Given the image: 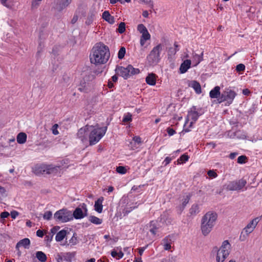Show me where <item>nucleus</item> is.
<instances>
[{
  "label": "nucleus",
  "mask_w": 262,
  "mask_h": 262,
  "mask_svg": "<svg viewBox=\"0 0 262 262\" xmlns=\"http://www.w3.org/2000/svg\"><path fill=\"white\" fill-rule=\"evenodd\" d=\"M89 221L95 225H100L102 223V219L93 215H91L89 216Z\"/></svg>",
  "instance_id": "obj_29"
},
{
  "label": "nucleus",
  "mask_w": 262,
  "mask_h": 262,
  "mask_svg": "<svg viewBox=\"0 0 262 262\" xmlns=\"http://www.w3.org/2000/svg\"><path fill=\"white\" fill-rule=\"evenodd\" d=\"M147 247V246H145L144 247L140 248L139 249V253L140 256H141L142 255L143 252L146 249Z\"/></svg>",
  "instance_id": "obj_54"
},
{
  "label": "nucleus",
  "mask_w": 262,
  "mask_h": 262,
  "mask_svg": "<svg viewBox=\"0 0 262 262\" xmlns=\"http://www.w3.org/2000/svg\"><path fill=\"white\" fill-rule=\"evenodd\" d=\"M142 36L140 38V44L142 46H144L145 41L150 38V35L148 30L141 33Z\"/></svg>",
  "instance_id": "obj_24"
},
{
  "label": "nucleus",
  "mask_w": 262,
  "mask_h": 262,
  "mask_svg": "<svg viewBox=\"0 0 262 262\" xmlns=\"http://www.w3.org/2000/svg\"><path fill=\"white\" fill-rule=\"evenodd\" d=\"M52 216V212L51 211H47L43 215V218L46 220H50Z\"/></svg>",
  "instance_id": "obj_40"
},
{
  "label": "nucleus",
  "mask_w": 262,
  "mask_h": 262,
  "mask_svg": "<svg viewBox=\"0 0 262 262\" xmlns=\"http://www.w3.org/2000/svg\"><path fill=\"white\" fill-rule=\"evenodd\" d=\"M132 115L130 113H128L124 115L122 121L124 122H127L131 121L132 120Z\"/></svg>",
  "instance_id": "obj_38"
},
{
  "label": "nucleus",
  "mask_w": 262,
  "mask_h": 262,
  "mask_svg": "<svg viewBox=\"0 0 262 262\" xmlns=\"http://www.w3.org/2000/svg\"><path fill=\"white\" fill-rule=\"evenodd\" d=\"M116 74L126 79L132 75L138 74L140 73V70L134 68L132 65L129 64L126 68L117 66L115 69Z\"/></svg>",
  "instance_id": "obj_5"
},
{
  "label": "nucleus",
  "mask_w": 262,
  "mask_h": 262,
  "mask_svg": "<svg viewBox=\"0 0 262 262\" xmlns=\"http://www.w3.org/2000/svg\"><path fill=\"white\" fill-rule=\"evenodd\" d=\"M133 141L138 144H140L141 143V139L139 136H135L133 138Z\"/></svg>",
  "instance_id": "obj_52"
},
{
  "label": "nucleus",
  "mask_w": 262,
  "mask_h": 262,
  "mask_svg": "<svg viewBox=\"0 0 262 262\" xmlns=\"http://www.w3.org/2000/svg\"><path fill=\"white\" fill-rule=\"evenodd\" d=\"M203 52L200 54L193 52L192 54V61L193 64V67L197 66L203 60Z\"/></svg>",
  "instance_id": "obj_16"
},
{
  "label": "nucleus",
  "mask_w": 262,
  "mask_h": 262,
  "mask_svg": "<svg viewBox=\"0 0 262 262\" xmlns=\"http://www.w3.org/2000/svg\"><path fill=\"white\" fill-rule=\"evenodd\" d=\"M237 154L236 152H232L229 155V158L231 159H233L235 158Z\"/></svg>",
  "instance_id": "obj_56"
},
{
  "label": "nucleus",
  "mask_w": 262,
  "mask_h": 262,
  "mask_svg": "<svg viewBox=\"0 0 262 262\" xmlns=\"http://www.w3.org/2000/svg\"><path fill=\"white\" fill-rule=\"evenodd\" d=\"M117 255L118 252L117 251L114 250L111 252V255L112 257H116V256H117Z\"/></svg>",
  "instance_id": "obj_59"
},
{
  "label": "nucleus",
  "mask_w": 262,
  "mask_h": 262,
  "mask_svg": "<svg viewBox=\"0 0 262 262\" xmlns=\"http://www.w3.org/2000/svg\"><path fill=\"white\" fill-rule=\"evenodd\" d=\"M143 2L147 4H149L151 3V7H153V4H152V3L151 0H143Z\"/></svg>",
  "instance_id": "obj_60"
},
{
  "label": "nucleus",
  "mask_w": 262,
  "mask_h": 262,
  "mask_svg": "<svg viewBox=\"0 0 262 262\" xmlns=\"http://www.w3.org/2000/svg\"><path fill=\"white\" fill-rule=\"evenodd\" d=\"M30 244V241L29 238H25L21 240H20L17 244H16V248H17L19 247L23 246L25 248H29V246Z\"/></svg>",
  "instance_id": "obj_23"
},
{
  "label": "nucleus",
  "mask_w": 262,
  "mask_h": 262,
  "mask_svg": "<svg viewBox=\"0 0 262 262\" xmlns=\"http://www.w3.org/2000/svg\"><path fill=\"white\" fill-rule=\"evenodd\" d=\"M102 18L111 24H113L115 23L114 16H112L108 11H105L102 13Z\"/></svg>",
  "instance_id": "obj_21"
},
{
  "label": "nucleus",
  "mask_w": 262,
  "mask_h": 262,
  "mask_svg": "<svg viewBox=\"0 0 262 262\" xmlns=\"http://www.w3.org/2000/svg\"><path fill=\"white\" fill-rule=\"evenodd\" d=\"M247 157L245 156H241L237 158V163L239 164H244L246 163Z\"/></svg>",
  "instance_id": "obj_43"
},
{
  "label": "nucleus",
  "mask_w": 262,
  "mask_h": 262,
  "mask_svg": "<svg viewBox=\"0 0 262 262\" xmlns=\"http://www.w3.org/2000/svg\"><path fill=\"white\" fill-rule=\"evenodd\" d=\"M220 95V88L219 86H215L209 93V96L211 98H217Z\"/></svg>",
  "instance_id": "obj_22"
},
{
  "label": "nucleus",
  "mask_w": 262,
  "mask_h": 262,
  "mask_svg": "<svg viewBox=\"0 0 262 262\" xmlns=\"http://www.w3.org/2000/svg\"><path fill=\"white\" fill-rule=\"evenodd\" d=\"M17 142L19 144H24L27 140V135L25 133H20L17 136Z\"/></svg>",
  "instance_id": "obj_27"
},
{
  "label": "nucleus",
  "mask_w": 262,
  "mask_h": 262,
  "mask_svg": "<svg viewBox=\"0 0 262 262\" xmlns=\"http://www.w3.org/2000/svg\"><path fill=\"white\" fill-rule=\"evenodd\" d=\"M9 215H10V214L8 212H7V211L2 212L0 214L1 223H3V224H5V219L7 218Z\"/></svg>",
  "instance_id": "obj_35"
},
{
  "label": "nucleus",
  "mask_w": 262,
  "mask_h": 262,
  "mask_svg": "<svg viewBox=\"0 0 262 262\" xmlns=\"http://www.w3.org/2000/svg\"><path fill=\"white\" fill-rule=\"evenodd\" d=\"M172 242V240L171 239V237L170 235H168L165 237L162 241V245L164 247V249L165 250H169L171 248V244Z\"/></svg>",
  "instance_id": "obj_17"
},
{
  "label": "nucleus",
  "mask_w": 262,
  "mask_h": 262,
  "mask_svg": "<svg viewBox=\"0 0 262 262\" xmlns=\"http://www.w3.org/2000/svg\"><path fill=\"white\" fill-rule=\"evenodd\" d=\"M191 196V194L189 193L186 194V195L183 196V199L182 200V204L183 206V208H184L185 206L188 203L190 198Z\"/></svg>",
  "instance_id": "obj_32"
},
{
  "label": "nucleus",
  "mask_w": 262,
  "mask_h": 262,
  "mask_svg": "<svg viewBox=\"0 0 262 262\" xmlns=\"http://www.w3.org/2000/svg\"><path fill=\"white\" fill-rule=\"evenodd\" d=\"M13 1L14 0H0V3L3 6L8 9H11L13 5Z\"/></svg>",
  "instance_id": "obj_30"
},
{
  "label": "nucleus",
  "mask_w": 262,
  "mask_h": 262,
  "mask_svg": "<svg viewBox=\"0 0 262 262\" xmlns=\"http://www.w3.org/2000/svg\"><path fill=\"white\" fill-rule=\"evenodd\" d=\"M61 166L53 165H42L38 167V173L41 174H53L58 175L60 173Z\"/></svg>",
  "instance_id": "obj_9"
},
{
  "label": "nucleus",
  "mask_w": 262,
  "mask_h": 262,
  "mask_svg": "<svg viewBox=\"0 0 262 262\" xmlns=\"http://www.w3.org/2000/svg\"><path fill=\"white\" fill-rule=\"evenodd\" d=\"M157 77L155 74H148L145 79L146 83L150 85H155L156 83Z\"/></svg>",
  "instance_id": "obj_19"
},
{
  "label": "nucleus",
  "mask_w": 262,
  "mask_h": 262,
  "mask_svg": "<svg viewBox=\"0 0 262 262\" xmlns=\"http://www.w3.org/2000/svg\"><path fill=\"white\" fill-rule=\"evenodd\" d=\"M148 15H149V14L147 10L143 11V12L142 13V15L144 17H145V18L148 17Z\"/></svg>",
  "instance_id": "obj_58"
},
{
  "label": "nucleus",
  "mask_w": 262,
  "mask_h": 262,
  "mask_svg": "<svg viewBox=\"0 0 262 262\" xmlns=\"http://www.w3.org/2000/svg\"><path fill=\"white\" fill-rule=\"evenodd\" d=\"M200 212V207L198 204H193L189 209V214L191 216H195Z\"/></svg>",
  "instance_id": "obj_25"
},
{
  "label": "nucleus",
  "mask_w": 262,
  "mask_h": 262,
  "mask_svg": "<svg viewBox=\"0 0 262 262\" xmlns=\"http://www.w3.org/2000/svg\"><path fill=\"white\" fill-rule=\"evenodd\" d=\"M189 157L188 155L184 154L182 155L179 159H178L177 162L179 163L185 162L188 160Z\"/></svg>",
  "instance_id": "obj_37"
},
{
  "label": "nucleus",
  "mask_w": 262,
  "mask_h": 262,
  "mask_svg": "<svg viewBox=\"0 0 262 262\" xmlns=\"http://www.w3.org/2000/svg\"><path fill=\"white\" fill-rule=\"evenodd\" d=\"M247 181L244 179L238 181L230 182L227 185L226 189L230 191H238L244 188Z\"/></svg>",
  "instance_id": "obj_11"
},
{
  "label": "nucleus",
  "mask_w": 262,
  "mask_h": 262,
  "mask_svg": "<svg viewBox=\"0 0 262 262\" xmlns=\"http://www.w3.org/2000/svg\"><path fill=\"white\" fill-rule=\"evenodd\" d=\"M109 57L108 48L101 42L97 43L94 45L90 55L91 62L95 65L105 63Z\"/></svg>",
  "instance_id": "obj_1"
},
{
  "label": "nucleus",
  "mask_w": 262,
  "mask_h": 262,
  "mask_svg": "<svg viewBox=\"0 0 262 262\" xmlns=\"http://www.w3.org/2000/svg\"><path fill=\"white\" fill-rule=\"evenodd\" d=\"M236 95V94L234 91L231 89H227L222 93L221 97L219 99V102L226 101L227 105H229L232 103Z\"/></svg>",
  "instance_id": "obj_13"
},
{
  "label": "nucleus",
  "mask_w": 262,
  "mask_h": 262,
  "mask_svg": "<svg viewBox=\"0 0 262 262\" xmlns=\"http://www.w3.org/2000/svg\"><path fill=\"white\" fill-rule=\"evenodd\" d=\"M123 253L122 251H120L118 253L117 256H118L119 258H121L122 257H123Z\"/></svg>",
  "instance_id": "obj_63"
},
{
  "label": "nucleus",
  "mask_w": 262,
  "mask_h": 262,
  "mask_svg": "<svg viewBox=\"0 0 262 262\" xmlns=\"http://www.w3.org/2000/svg\"><path fill=\"white\" fill-rule=\"evenodd\" d=\"M78 243V240L77 237L76 236V233H74L73 236L69 240V244L71 246H74L77 244Z\"/></svg>",
  "instance_id": "obj_34"
},
{
  "label": "nucleus",
  "mask_w": 262,
  "mask_h": 262,
  "mask_svg": "<svg viewBox=\"0 0 262 262\" xmlns=\"http://www.w3.org/2000/svg\"><path fill=\"white\" fill-rule=\"evenodd\" d=\"M10 215L12 219H15L18 215V212L16 211H13L11 212Z\"/></svg>",
  "instance_id": "obj_51"
},
{
  "label": "nucleus",
  "mask_w": 262,
  "mask_h": 262,
  "mask_svg": "<svg viewBox=\"0 0 262 262\" xmlns=\"http://www.w3.org/2000/svg\"><path fill=\"white\" fill-rule=\"evenodd\" d=\"M250 93V91L247 89H244L243 90V94L245 95H248Z\"/></svg>",
  "instance_id": "obj_57"
},
{
  "label": "nucleus",
  "mask_w": 262,
  "mask_h": 262,
  "mask_svg": "<svg viewBox=\"0 0 262 262\" xmlns=\"http://www.w3.org/2000/svg\"><path fill=\"white\" fill-rule=\"evenodd\" d=\"M163 46L159 44L155 47L146 57L147 63L149 66H154L160 61V53L162 50Z\"/></svg>",
  "instance_id": "obj_4"
},
{
  "label": "nucleus",
  "mask_w": 262,
  "mask_h": 262,
  "mask_svg": "<svg viewBox=\"0 0 262 262\" xmlns=\"http://www.w3.org/2000/svg\"><path fill=\"white\" fill-rule=\"evenodd\" d=\"M191 61L190 59L185 60L181 64L180 67V72L183 74L186 73L190 68Z\"/></svg>",
  "instance_id": "obj_18"
},
{
  "label": "nucleus",
  "mask_w": 262,
  "mask_h": 262,
  "mask_svg": "<svg viewBox=\"0 0 262 262\" xmlns=\"http://www.w3.org/2000/svg\"><path fill=\"white\" fill-rule=\"evenodd\" d=\"M231 249V245L228 240L223 242L221 246L218 250L216 260L217 262H224L229 255Z\"/></svg>",
  "instance_id": "obj_6"
},
{
  "label": "nucleus",
  "mask_w": 262,
  "mask_h": 262,
  "mask_svg": "<svg viewBox=\"0 0 262 262\" xmlns=\"http://www.w3.org/2000/svg\"><path fill=\"white\" fill-rule=\"evenodd\" d=\"M118 80V77L116 75H114L112 77V80L113 82H116Z\"/></svg>",
  "instance_id": "obj_61"
},
{
  "label": "nucleus",
  "mask_w": 262,
  "mask_h": 262,
  "mask_svg": "<svg viewBox=\"0 0 262 262\" xmlns=\"http://www.w3.org/2000/svg\"><path fill=\"white\" fill-rule=\"evenodd\" d=\"M245 69V66L244 64L239 63L236 67V70L237 72L244 71Z\"/></svg>",
  "instance_id": "obj_44"
},
{
  "label": "nucleus",
  "mask_w": 262,
  "mask_h": 262,
  "mask_svg": "<svg viewBox=\"0 0 262 262\" xmlns=\"http://www.w3.org/2000/svg\"><path fill=\"white\" fill-rule=\"evenodd\" d=\"M108 86L110 88H112L114 86V84L112 81L109 80L108 82Z\"/></svg>",
  "instance_id": "obj_64"
},
{
  "label": "nucleus",
  "mask_w": 262,
  "mask_h": 262,
  "mask_svg": "<svg viewBox=\"0 0 262 262\" xmlns=\"http://www.w3.org/2000/svg\"><path fill=\"white\" fill-rule=\"evenodd\" d=\"M258 222V218H255L251 221L243 229L239 235V239L241 241H245L256 227Z\"/></svg>",
  "instance_id": "obj_8"
},
{
  "label": "nucleus",
  "mask_w": 262,
  "mask_h": 262,
  "mask_svg": "<svg viewBox=\"0 0 262 262\" xmlns=\"http://www.w3.org/2000/svg\"><path fill=\"white\" fill-rule=\"evenodd\" d=\"M207 174L210 177L213 178H215L217 177V173L213 170H209L207 172Z\"/></svg>",
  "instance_id": "obj_45"
},
{
  "label": "nucleus",
  "mask_w": 262,
  "mask_h": 262,
  "mask_svg": "<svg viewBox=\"0 0 262 262\" xmlns=\"http://www.w3.org/2000/svg\"><path fill=\"white\" fill-rule=\"evenodd\" d=\"M118 2H119L121 4L124 3V2L123 0H110V3L112 4H115Z\"/></svg>",
  "instance_id": "obj_55"
},
{
  "label": "nucleus",
  "mask_w": 262,
  "mask_h": 262,
  "mask_svg": "<svg viewBox=\"0 0 262 262\" xmlns=\"http://www.w3.org/2000/svg\"><path fill=\"white\" fill-rule=\"evenodd\" d=\"M70 4L67 3L64 0H56L54 2V9L58 11L61 12L64 9H66Z\"/></svg>",
  "instance_id": "obj_15"
},
{
  "label": "nucleus",
  "mask_w": 262,
  "mask_h": 262,
  "mask_svg": "<svg viewBox=\"0 0 262 262\" xmlns=\"http://www.w3.org/2000/svg\"><path fill=\"white\" fill-rule=\"evenodd\" d=\"M89 127V125H85L83 127L80 128L77 134V137L84 143L88 141Z\"/></svg>",
  "instance_id": "obj_14"
},
{
  "label": "nucleus",
  "mask_w": 262,
  "mask_h": 262,
  "mask_svg": "<svg viewBox=\"0 0 262 262\" xmlns=\"http://www.w3.org/2000/svg\"><path fill=\"white\" fill-rule=\"evenodd\" d=\"M41 1L42 0H32V7L36 8L37 7H38Z\"/></svg>",
  "instance_id": "obj_47"
},
{
  "label": "nucleus",
  "mask_w": 262,
  "mask_h": 262,
  "mask_svg": "<svg viewBox=\"0 0 262 262\" xmlns=\"http://www.w3.org/2000/svg\"><path fill=\"white\" fill-rule=\"evenodd\" d=\"M125 48L124 47H121L118 53V57L119 59H122L125 55Z\"/></svg>",
  "instance_id": "obj_36"
},
{
  "label": "nucleus",
  "mask_w": 262,
  "mask_h": 262,
  "mask_svg": "<svg viewBox=\"0 0 262 262\" xmlns=\"http://www.w3.org/2000/svg\"><path fill=\"white\" fill-rule=\"evenodd\" d=\"M217 215L213 211H208L202 217L201 229L204 236L207 235L215 225Z\"/></svg>",
  "instance_id": "obj_2"
},
{
  "label": "nucleus",
  "mask_w": 262,
  "mask_h": 262,
  "mask_svg": "<svg viewBox=\"0 0 262 262\" xmlns=\"http://www.w3.org/2000/svg\"><path fill=\"white\" fill-rule=\"evenodd\" d=\"M103 200V197H100L95 202V210L98 213H101L102 211Z\"/></svg>",
  "instance_id": "obj_20"
},
{
  "label": "nucleus",
  "mask_w": 262,
  "mask_h": 262,
  "mask_svg": "<svg viewBox=\"0 0 262 262\" xmlns=\"http://www.w3.org/2000/svg\"><path fill=\"white\" fill-rule=\"evenodd\" d=\"M36 235L38 237H42L43 236L44 234H43V231L42 230H38L36 231Z\"/></svg>",
  "instance_id": "obj_53"
},
{
  "label": "nucleus",
  "mask_w": 262,
  "mask_h": 262,
  "mask_svg": "<svg viewBox=\"0 0 262 262\" xmlns=\"http://www.w3.org/2000/svg\"><path fill=\"white\" fill-rule=\"evenodd\" d=\"M174 158V156H173L172 157H166V158L165 159V160L164 161V163H165V165H167V164H168L171 162V161L172 160V159H173Z\"/></svg>",
  "instance_id": "obj_48"
},
{
  "label": "nucleus",
  "mask_w": 262,
  "mask_h": 262,
  "mask_svg": "<svg viewBox=\"0 0 262 262\" xmlns=\"http://www.w3.org/2000/svg\"><path fill=\"white\" fill-rule=\"evenodd\" d=\"M167 132L170 136L173 135L176 133V131L170 127L167 128Z\"/></svg>",
  "instance_id": "obj_50"
},
{
  "label": "nucleus",
  "mask_w": 262,
  "mask_h": 262,
  "mask_svg": "<svg viewBox=\"0 0 262 262\" xmlns=\"http://www.w3.org/2000/svg\"><path fill=\"white\" fill-rule=\"evenodd\" d=\"M58 127V125L57 124H55L52 126V133L55 135H57L59 134V132L57 130Z\"/></svg>",
  "instance_id": "obj_46"
},
{
  "label": "nucleus",
  "mask_w": 262,
  "mask_h": 262,
  "mask_svg": "<svg viewBox=\"0 0 262 262\" xmlns=\"http://www.w3.org/2000/svg\"><path fill=\"white\" fill-rule=\"evenodd\" d=\"M88 215V209L86 205L84 203L80 205V207H77L74 212H72V220L73 217L75 219H81Z\"/></svg>",
  "instance_id": "obj_12"
},
{
  "label": "nucleus",
  "mask_w": 262,
  "mask_h": 262,
  "mask_svg": "<svg viewBox=\"0 0 262 262\" xmlns=\"http://www.w3.org/2000/svg\"><path fill=\"white\" fill-rule=\"evenodd\" d=\"M178 51V49H173V48H170L168 50V54L170 55H174Z\"/></svg>",
  "instance_id": "obj_49"
},
{
  "label": "nucleus",
  "mask_w": 262,
  "mask_h": 262,
  "mask_svg": "<svg viewBox=\"0 0 262 262\" xmlns=\"http://www.w3.org/2000/svg\"><path fill=\"white\" fill-rule=\"evenodd\" d=\"M116 171L119 173L125 174L126 172V169L124 166H119L117 167Z\"/></svg>",
  "instance_id": "obj_42"
},
{
  "label": "nucleus",
  "mask_w": 262,
  "mask_h": 262,
  "mask_svg": "<svg viewBox=\"0 0 262 262\" xmlns=\"http://www.w3.org/2000/svg\"><path fill=\"white\" fill-rule=\"evenodd\" d=\"M36 257L41 262H45L47 260L46 255L42 251H37Z\"/></svg>",
  "instance_id": "obj_31"
},
{
  "label": "nucleus",
  "mask_w": 262,
  "mask_h": 262,
  "mask_svg": "<svg viewBox=\"0 0 262 262\" xmlns=\"http://www.w3.org/2000/svg\"><path fill=\"white\" fill-rule=\"evenodd\" d=\"M200 114L196 111V108L195 106H193L190 110L188 112L187 115V120L185 122L184 125V130L186 132H188L190 131V129L188 128H186V124L187 123H189V127H191L193 124L196 121L199 117L200 116Z\"/></svg>",
  "instance_id": "obj_10"
},
{
  "label": "nucleus",
  "mask_w": 262,
  "mask_h": 262,
  "mask_svg": "<svg viewBox=\"0 0 262 262\" xmlns=\"http://www.w3.org/2000/svg\"><path fill=\"white\" fill-rule=\"evenodd\" d=\"M137 30L140 33L144 32L147 30V28L143 24L138 25L137 27Z\"/></svg>",
  "instance_id": "obj_41"
},
{
  "label": "nucleus",
  "mask_w": 262,
  "mask_h": 262,
  "mask_svg": "<svg viewBox=\"0 0 262 262\" xmlns=\"http://www.w3.org/2000/svg\"><path fill=\"white\" fill-rule=\"evenodd\" d=\"M72 211L63 208L57 211L54 214L55 220L59 222L66 223L72 220Z\"/></svg>",
  "instance_id": "obj_7"
},
{
  "label": "nucleus",
  "mask_w": 262,
  "mask_h": 262,
  "mask_svg": "<svg viewBox=\"0 0 262 262\" xmlns=\"http://www.w3.org/2000/svg\"><path fill=\"white\" fill-rule=\"evenodd\" d=\"M125 31V24L124 23L121 22L120 23L118 28V31L119 33L122 34Z\"/></svg>",
  "instance_id": "obj_39"
},
{
  "label": "nucleus",
  "mask_w": 262,
  "mask_h": 262,
  "mask_svg": "<svg viewBox=\"0 0 262 262\" xmlns=\"http://www.w3.org/2000/svg\"><path fill=\"white\" fill-rule=\"evenodd\" d=\"M67 231L66 230H61L59 231L55 236V239L57 242H61L66 237Z\"/></svg>",
  "instance_id": "obj_26"
},
{
  "label": "nucleus",
  "mask_w": 262,
  "mask_h": 262,
  "mask_svg": "<svg viewBox=\"0 0 262 262\" xmlns=\"http://www.w3.org/2000/svg\"><path fill=\"white\" fill-rule=\"evenodd\" d=\"M107 130V127H99L98 124L95 126L89 125V141L90 145L96 144L104 136Z\"/></svg>",
  "instance_id": "obj_3"
},
{
  "label": "nucleus",
  "mask_w": 262,
  "mask_h": 262,
  "mask_svg": "<svg viewBox=\"0 0 262 262\" xmlns=\"http://www.w3.org/2000/svg\"><path fill=\"white\" fill-rule=\"evenodd\" d=\"M190 86L195 90L197 94L201 93V87L199 82L196 81H193L190 84Z\"/></svg>",
  "instance_id": "obj_28"
},
{
  "label": "nucleus",
  "mask_w": 262,
  "mask_h": 262,
  "mask_svg": "<svg viewBox=\"0 0 262 262\" xmlns=\"http://www.w3.org/2000/svg\"><path fill=\"white\" fill-rule=\"evenodd\" d=\"M150 227V228L149 229V231L151 232V234H152L153 235H156L157 233H158V228H157L154 225V224H153V222H151ZM158 235L159 236L160 234H158Z\"/></svg>",
  "instance_id": "obj_33"
},
{
  "label": "nucleus",
  "mask_w": 262,
  "mask_h": 262,
  "mask_svg": "<svg viewBox=\"0 0 262 262\" xmlns=\"http://www.w3.org/2000/svg\"><path fill=\"white\" fill-rule=\"evenodd\" d=\"M78 16H74L73 19H72V23L74 24L76 23V21L77 20Z\"/></svg>",
  "instance_id": "obj_62"
}]
</instances>
